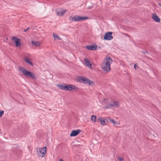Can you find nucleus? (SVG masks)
<instances>
[{
	"mask_svg": "<svg viewBox=\"0 0 161 161\" xmlns=\"http://www.w3.org/2000/svg\"><path fill=\"white\" fill-rule=\"evenodd\" d=\"M118 159L119 161H123L124 160V158L121 157H119Z\"/></svg>",
	"mask_w": 161,
	"mask_h": 161,
	"instance_id": "a878e982",
	"label": "nucleus"
},
{
	"mask_svg": "<svg viewBox=\"0 0 161 161\" xmlns=\"http://www.w3.org/2000/svg\"><path fill=\"white\" fill-rule=\"evenodd\" d=\"M138 67V65H137L136 64H135L134 65V68L135 69H136V68Z\"/></svg>",
	"mask_w": 161,
	"mask_h": 161,
	"instance_id": "393cba45",
	"label": "nucleus"
},
{
	"mask_svg": "<svg viewBox=\"0 0 161 161\" xmlns=\"http://www.w3.org/2000/svg\"><path fill=\"white\" fill-rule=\"evenodd\" d=\"M91 120L92 122H96L97 121L96 116L94 115H92L91 117Z\"/></svg>",
	"mask_w": 161,
	"mask_h": 161,
	"instance_id": "412c9836",
	"label": "nucleus"
},
{
	"mask_svg": "<svg viewBox=\"0 0 161 161\" xmlns=\"http://www.w3.org/2000/svg\"><path fill=\"white\" fill-rule=\"evenodd\" d=\"M77 80L80 83L88 84L90 86H93L95 85L94 82L86 77L83 76H79L77 77Z\"/></svg>",
	"mask_w": 161,
	"mask_h": 161,
	"instance_id": "f03ea898",
	"label": "nucleus"
},
{
	"mask_svg": "<svg viewBox=\"0 0 161 161\" xmlns=\"http://www.w3.org/2000/svg\"><path fill=\"white\" fill-rule=\"evenodd\" d=\"M152 18L156 22L159 23L160 22V19L155 13H153L152 14Z\"/></svg>",
	"mask_w": 161,
	"mask_h": 161,
	"instance_id": "9b49d317",
	"label": "nucleus"
},
{
	"mask_svg": "<svg viewBox=\"0 0 161 161\" xmlns=\"http://www.w3.org/2000/svg\"><path fill=\"white\" fill-rule=\"evenodd\" d=\"M109 120L113 124L114 126H117L119 125V123L115 121L114 119H109Z\"/></svg>",
	"mask_w": 161,
	"mask_h": 161,
	"instance_id": "a211bd4d",
	"label": "nucleus"
},
{
	"mask_svg": "<svg viewBox=\"0 0 161 161\" xmlns=\"http://www.w3.org/2000/svg\"><path fill=\"white\" fill-rule=\"evenodd\" d=\"M3 113L4 111H0V117L2 116V115L3 114Z\"/></svg>",
	"mask_w": 161,
	"mask_h": 161,
	"instance_id": "b1692460",
	"label": "nucleus"
},
{
	"mask_svg": "<svg viewBox=\"0 0 161 161\" xmlns=\"http://www.w3.org/2000/svg\"><path fill=\"white\" fill-rule=\"evenodd\" d=\"M32 43L36 47H38L40 46L41 42L39 41H32Z\"/></svg>",
	"mask_w": 161,
	"mask_h": 161,
	"instance_id": "dca6fc26",
	"label": "nucleus"
},
{
	"mask_svg": "<svg viewBox=\"0 0 161 161\" xmlns=\"http://www.w3.org/2000/svg\"><path fill=\"white\" fill-rule=\"evenodd\" d=\"M59 161H63V160L61 159H60Z\"/></svg>",
	"mask_w": 161,
	"mask_h": 161,
	"instance_id": "cd10ccee",
	"label": "nucleus"
},
{
	"mask_svg": "<svg viewBox=\"0 0 161 161\" xmlns=\"http://www.w3.org/2000/svg\"><path fill=\"white\" fill-rule=\"evenodd\" d=\"M113 32L109 31L105 33L104 36V39L106 40H111L113 39L112 36Z\"/></svg>",
	"mask_w": 161,
	"mask_h": 161,
	"instance_id": "0eeeda50",
	"label": "nucleus"
},
{
	"mask_svg": "<svg viewBox=\"0 0 161 161\" xmlns=\"http://www.w3.org/2000/svg\"><path fill=\"white\" fill-rule=\"evenodd\" d=\"M158 4L161 7V3H159Z\"/></svg>",
	"mask_w": 161,
	"mask_h": 161,
	"instance_id": "c85d7f7f",
	"label": "nucleus"
},
{
	"mask_svg": "<svg viewBox=\"0 0 161 161\" xmlns=\"http://www.w3.org/2000/svg\"><path fill=\"white\" fill-rule=\"evenodd\" d=\"M84 62L86 67L90 70H92L93 69V68L92 67V63L89 59L86 58H85L84 59Z\"/></svg>",
	"mask_w": 161,
	"mask_h": 161,
	"instance_id": "6e6552de",
	"label": "nucleus"
},
{
	"mask_svg": "<svg viewBox=\"0 0 161 161\" xmlns=\"http://www.w3.org/2000/svg\"><path fill=\"white\" fill-rule=\"evenodd\" d=\"M98 119L100 122L101 124L102 125H105L108 122V120L104 118L102 119L101 118H99Z\"/></svg>",
	"mask_w": 161,
	"mask_h": 161,
	"instance_id": "4468645a",
	"label": "nucleus"
},
{
	"mask_svg": "<svg viewBox=\"0 0 161 161\" xmlns=\"http://www.w3.org/2000/svg\"><path fill=\"white\" fill-rule=\"evenodd\" d=\"M46 147H37L36 150L38 156L42 158L44 157L46 153Z\"/></svg>",
	"mask_w": 161,
	"mask_h": 161,
	"instance_id": "20e7f679",
	"label": "nucleus"
},
{
	"mask_svg": "<svg viewBox=\"0 0 161 161\" xmlns=\"http://www.w3.org/2000/svg\"><path fill=\"white\" fill-rule=\"evenodd\" d=\"M86 48L89 50H95L96 49L97 46L96 45L86 46Z\"/></svg>",
	"mask_w": 161,
	"mask_h": 161,
	"instance_id": "2eb2a0df",
	"label": "nucleus"
},
{
	"mask_svg": "<svg viewBox=\"0 0 161 161\" xmlns=\"http://www.w3.org/2000/svg\"><path fill=\"white\" fill-rule=\"evenodd\" d=\"M14 43L17 47H19L21 45V41H14Z\"/></svg>",
	"mask_w": 161,
	"mask_h": 161,
	"instance_id": "aec40b11",
	"label": "nucleus"
},
{
	"mask_svg": "<svg viewBox=\"0 0 161 161\" xmlns=\"http://www.w3.org/2000/svg\"><path fill=\"white\" fill-rule=\"evenodd\" d=\"M67 11L66 9L63 8H59L57 10V15L61 16H63Z\"/></svg>",
	"mask_w": 161,
	"mask_h": 161,
	"instance_id": "1a4fd4ad",
	"label": "nucleus"
},
{
	"mask_svg": "<svg viewBox=\"0 0 161 161\" xmlns=\"http://www.w3.org/2000/svg\"><path fill=\"white\" fill-rule=\"evenodd\" d=\"M81 131L80 130H73L72 131L71 134H70V136H75L78 135Z\"/></svg>",
	"mask_w": 161,
	"mask_h": 161,
	"instance_id": "ddd939ff",
	"label": "nucleus"
},
{
	"mask_svg": "<svg viewBox=\"0 0 161 161\" xmlns=\"http://www.w3.org/2000/svg\"><path fill=\"white\" fill-rule=\"evenodd\" d=\"M107 99H105L104 100V102L106 103H108L109 105L111 106H119V103L118 102H112L111 103H109V101L108 102L107 101H108Z\"/></svg>",
	"mask_w": 161,
	"mask_h": 161,
	"instance_id": "f8f14e48",
	"label": "nucleus"
},
{
	"mask_svg": "<svg viewBox=\"0 0 161 161\" xmlns=\"http://www.w3.org/2000/svg\"><path fill=\"white\" fill-rule=\"evenodd\" d=\"M124 39H126V40H130V37L128 35H124Z\"/></svg>",
	"mask_w": 161,
	"mask_h": 161,
	"instance_id": "4be33fe9",
	"label": "nucleus"
},
{
	"mask_svg": "<svg viewBox=\"0 0 161 161\" xmlns=\"http://www.w3.org/2000/svg\"><path fill=\"white\" fill-rule=\"evenodd\" d=\"M88 19V17L85 16H80L78 15H75L73 17H70L69 19L72 21H80Z\"/></svg>",
	"mask_w": 161,
	"mask_h": 161,
	"instance_id": "39448f33",
	"label": "nucleus"
},
{
	"mask_svg": "<svg viewBox=\"0 0 161 161\" xmlns=\"http://www.w3.org/2000/svg\"><path fill=\"white\" fill-rule=\"evenodd\" d=\"M65 88V90H67L69 91L74 90L75 91H77L78 90V88L75 87V86L71 85H66Z\"/></svg>",
	"mask_w": 161,
	"mask_h": 161,
	"instance_id": "9d476101",
	"label": "nucleus"
},
{
	"mask_svg": "<svg viewBox=\"0 0 161 161\" xmlns=\"http://www.w3.org/2000/svg\"><path fill=\"white\" fill-rule=\"evenodd\" d=\"M113 62V60L111 58L108 56H106L101 64L102 69L104 71L109 72L111 70V64Z\"/></svg>",
	"mask_w": 161,
	"mask_h": 161,
	"instance_id": "f257e3e1",
	"label": "nucleus"
},
{
	"mask_svg": "<svg viewBox=\"0 0 161 161\" xmlns=\"http://www.w3.org/2000/svg\"><path fill=\"white\" fill-rule=\"evenodd\" d=\"M66 84H64L63 85L62 84H58L57 85V87H59L60 89L63 90H65V87Z\"/></svg>",
	"mask_w": 161,
	"mask_h": 161,
	"instance_id": "6ab92c4d",
	"label": "nucleus"
},
{
	"mask_svg": "<svg viewBox=\"0 0 161 161\" xmlns=\"http://www.w3.org/2000/svg\"><path fill=\"white\" fill-rule=\"evenodd\" d=\"M19 69L25 75L31 77L34 79H36L37 77L34 73L29 71L23 67H19Z\"/></svg>",
	"mask_w": 161,
	"mask_h": 161,
	"instance_id": "7ed1b4c3",
	"label": "nucleus"
},
{
	"mask_svg": "<svg viewBox=\"0 0 161 161\" xmlns=\"http://www.w3.org/2000/svg\"><path fill=\"white\" fill-rule=\"evenodd\" d=\"M29 28H28L26 30H24V32H26L29 29Z\"/></svg>",
	"mask_w": 161,
	"mask_h": 161,
	"instance_id": "bb28decb",
	"label": "nucleus"
},
{
	"mask_svg": "<svg viewBox=\"0 0 161 161\" xmlns=\"http://www.w3.org/2000/svg\"><path fill=\"white\" fill-rule=\"evenodd\" d=\"M53 36L55 40H61V38L57 34L53 33Z\"/></svg>",
	"mask_w": 161,
	"mask_h": 161,
	"instance_id": "f3484780",
	"label": "nucleus"
},
{
	"mask_svg": "<svg viewBox=\"0 0 161 161\" xmlns=\"http://www.w3.org/2000/svg\"><path fill=\"white\" fill-rule=\"evenodd\" d=\"M30 57L31 55L30 54L25 53L23 55V59L25 62L33 66V64L31 62V60L29 58Z\"/></svg>",
	"mask_w": 161,
	"mask_h": 161,
	"instance_id": "423d86ee",
	"label": "nucleus"
},
{
	"mask_svg": "<svg viewBox=\"0 0 161 161\" xmlns=\"http://www.w3.org/2000/svg\"><path fill=\"white\" fill-rule=\"evenodd\" d=\"M12 40H20V39L19 38H18L15 37H13L12 38Z\"/></svg>",
	"mask_w": 161,
	"mask_h": 161,
	"instance_id": "5701e85b",
	"label": "nucleus"
}]
</instances>
